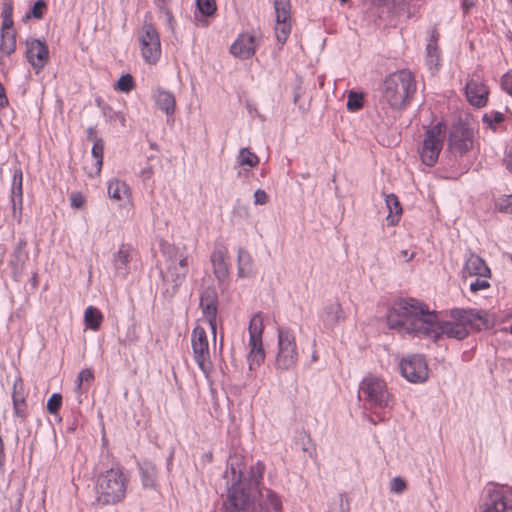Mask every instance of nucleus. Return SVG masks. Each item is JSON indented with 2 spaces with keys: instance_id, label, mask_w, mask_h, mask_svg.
<instances>
[{
  "instance_id": "obj_1",
  "label": "nucleus",
  "mask_w": 512,
  "mask_h": 512,
  "mask_svg": "<svg viewBox=\"0 0 512 512\" xmlns=\"http://www.w3.org/2000/svg\"><path fill=\"white\" fill-rule=\"evenodd\" d=\"M479 318L472 309H454L451 319L439 322L435 311H430L426 304L414 299H400L388 311L387 323L391 329L418 337L435 340L446 335L449 338L462 340L468 336V327Z\"/></svg>"
},
{
  "instance_id": "obj_2",
  "label": "nucleus",
  "mask_w": 512,
  "mask_h": 512,
  "mask_svg": "<svg viewBox=\"0 0 512 512\" xmlns=\"http://www.w3.org/2000/svg\"><path fill=\"white\" fill-rule=\"evenodd\" d=\"M265 466L258 461L249 470L238 455L230 456L227 462V498L222 512H254L256 488L262 482Z\"/></svg>"
},
{
  "instance_id": "obj_3",
  "label": "nucleus",
  "mask_w": 512,
  "mask_h": 512,
  "mask_svg": "<svg viewBox=\"0 0 512 512\" xmlns=\"http://www.w3.org/2000/svg\"><path fill=\"white\" fill-rule=\"evenodd\" d=\"M359 398L378 419L384 421L394 406V397L389 392L385 381L376 376L365 377L359 385Z\"/></svg>"
},
{
  "instance_id": "obj_4",
  "label": "nucleus",
  "mask_w": 512,
  "mask_h": 512,
  "mask_svg": "<svg viewBox=\"0 0 512 512\" xmlns=\"http://www.w3.org/2000/svg\"><path fill=\"white\" fill-rule=\"evenodd\" d=\"M416 91V82L413 74L402 69L390 73L383 81L381 93L382 100L394 110L408 105Z\"/></svg>"
},
{
  "instance_id": "obj_5",
  "label": "nucleus",
  "mask_w": 512,
  "mask_h": 512,
  "mask_svg": "<svg viewBox=\"0 0 512 512\" xmlns=\"http://www.w3.org/2000/svg\"><path fill=\"white\" fill-rule=\"evenodd\" d=\"M127 477L120 467H113L98 477L97 499L103 504L120 502L126 494Z\"/></svg>"
},
{
  "instance_id": "obj_6",
  "label": "nucleus",
  "mask_w": 512,
  "mask_h": 512,
  "mask_svg": "<svg viewBox=\"0 0 512 512\" xmlns=\"http://www.w3.org/2000/svg\"><path fill=\"white\" fill-rule=\"evenodd\" d=\"M300 351L294 331L288 327L277 329V347L274 366L278 371H290L296 368Z\"/></svg>"
},
{
  "instance_id": "obj_7",
  "label": "nucleus",
  "mask_w": 512,
  "mask_h": 512,
  "mask_svg": "<svg viewBox=\"0 0 512 512\" xmlns=\"http://www.w3.org/2000/svg\"><path fill=\"white\" fill-rule=\"evenodd\" d=\"M161 251L165 257V269L162 271V276L178 287L188 274L190 257L184 248H179L168 243L161 244Z\"/></svg>"
},
{
  "instance_id": "obj_8",
  "label": "nucleus",
  "mask_w": 512,
  "mask_h": 512,
  "mask_svg": "<svg viewBox=\"0 0 512 512\" xmlns=\"http://www.w3.org/2000/svg\"><path fill=\"white\" fill-rule=\"evenodd\" d=\"M444 137L445 126L442 123H437L425 131L422 145L419 148V155L423 164L433 167L437 163L443 148Z\"/></svg>"
},
{
  "instance_id": "obj_9",
  "label": "nucleus",
  "mask_w": 512,
  "mask_h": 512,
  "mask_svg": "<svg viewBox=\"0 0 512 512\" xmlns=\"http://www.w3.org/2000/svg\"><path fill=\"white\" fill-rule=\"evenodd\" d=\"M479 512H512V486L491 484Z\"/></svg>"
},
{
  "instance_id": "obj_10",
  "label": "nucleus",
  "mask_w": 512,
  "mask_h": 512,
  "mask_svg": "<svg viewBox=\"0 0 512 512\" xmlns=\"http://www.w3.org/2000/svg\"><path fill=\"white\" fill-rule=\"evenodd\" d=\"M264 330L263 318L260 313L254 314L249 322V368L253 369L263 363L265 359V351L262 343V334Z\"/></svg>"
},
{
  "instance_id": "obj_11",
  "label": "nucleus",
  "mask_w": 512,
  "mask_h": 512,
  "mask_svg": "<svg viewBox=\"0 0 512 512\" xmlns=\"http://www.w3.org/2000/svg\"><path fill=\"white\" fill-rule=\"evenodd\" d=\"M141 55L146 63L155 64L161 57V42L157 29L144 23L138 35Z\"/></svg>"
},
{
  "instance_id": "obj_12",
  "label": "nucleus",
  "mask_w": 512,
  "mask_h": 512,
  "mask_svg": "<svg viewBox=\"0 0 512 512\" xmlns=\"http://www.w3.org/2000/svg\"><path fill=\"white\" fill-rule=\"evenodd\" d=\"M191 345L194 360L203 374L208 377L212 370V361L206 331L202 327H195L191 333Z\"/></svg>"
},
{
  "instance_id": "obj_13",
  "label": "nucleus",
  "mask_w": 512,
  "mask_h": 512,
  "mask_svg": "<svg viewBox=\"0 0 512 512\" xmlns=\"http://www.w3.org/2000/svg\"><path fill=\"white\" fill-rule=\"evenodd\" d=\"M402 376L411 383H424L429 377L426 359L421 355H408L400 362Z\"/></svg>"
},
{
  "instance_id": "obj_14",
  "label": "nucleus",
  "mask_w": 512,
  "mask_h": 512,
  "mask_svg": "<svg viewBox=\"0 0 512 512\" xmlns=\"http://www.w3.org/2000/svg\"><path fill=\"white\" fill-rule=\"evenodd\" d=\"M473 148V132L462 124L454 125L448 137V149L456 155H464Z\"/></svg>"
},
{
  "instance_id": "obj_15",
  "label": "nucleus",
  "mask_w": 512,
  "mask_h": 512,
  "mask_svg": "<svg viewBox=\"0 0 512 512\" xmlns=\"http://www.w3.org/2000/svg\"><path fill=\"white\" fill-rule=\"evenodd\" d=\"M26 58L36 73H39L49 61V50L45 41L30 38L26 40Z\"/></svg>"
},
{
  "instance_id": "obj_16",
  "label": "nucleus",
  "mask_w": 512,
  "mask_h": 512,
  "mask_svg": "<svg viewBox=\"0 0 512 512\" xmlns=\"http://www.w3.org/2000/svg\"><path fill=\"white\" fill-rule=\"evenodd\" d=\"M23 173L20 168L16 169L12 176L10 201L12 206V217L18 223L21 222L23 206Z\"/></svg>"
},
{
  "instance_id": "obj_17",
  "label": "nucleus",
  "mask_w": 512,
  "mask_h": 512,
  "mask_svg": "<svg viewBox=\"0 0 512 512\" xmlns=\"http://www.w3.org/2000/svg\"><path fill=\"white\" fill-rule=\"evenodd\" d=\"M217 303V295L214 290L206 289L201 293L200 307L202 314L208 321L214 338L216 337Z\"/></svg>"
},
{
  "instance_id": "obj_18",
  "label": "nucleus",
  "mask_w": 512,
  "mask_h": 512,
  "mask_svg": "<svg viewBox=\"0 0 512 512\" xmlns=\"http://www.w3.org/2000/svg\"><path fill=\"white\" fill-rule=\"evenodd\" d=\"M465 94L471 105L481 108L487 104L489 91L482 80L471 77L466 83Z\"/></svg>"
},
{
  "instance_id": "obj_19",
  "label": "nucleus",
  "mask_w": 512,
  "mask_h": 512,
  "mask_svg": "<svg viewBox=\"0 0 512 512\" xmlns=\"http://www.w3.org/2000/svg\"><path fill=\"white\" fill-rule=\"evenodd\" d=\"M213 273L219 282H224L229 276L228 249L223 244L215 246L211 254Z\"/></svg>"
},
{
  "instance_id": "obj_20",
  "label": "nucleus",
  "mask_w": 512,
  "mask_h": 512,
  "mask_svg": "<svg viewBox=\"0 0 512 512\" xmlns=\"http://www.w3.org/2000/svg\"><path fill=\"white\" fill-rule=\"evenodd\" d=\"M26 246V240L19 239L9 260V267L11 268L12 277L15 281H19L22 277L26 262L29 258Z\"/></svg>"
},
{
  "instance_id": "obj_21",
  "label": "nucleus",
  "mask_w": 512,
  "mask_h": 512,
  "mask_svg": "<svg viewBox=\"0 0 512 512\" xmlns=\"http://www.w3.org/2000/svg\"><path fill=\"white\" fill-rule=\"evenodd\" d=\"M468 277H491V270L480 256L470 253L465 259L462 269V278L466 280Z\"/></svg>"
},
{
  "instance_id": "obj_22",
  "label": "nucleus",
  "mask_w": 512,
  "mask_h": 512,
  "mask_svg": "<svg viewBox=\"0 0 512 512\" xmlns=\"http://www.w3.org/2000/svg\"><path fill=\"white\" fill-rule=\"evenodd\" d=\"M256 48V38L249 33H243L234 41L230 51L238 58L248 59L254 55Z\"/></svg>"
},
{
  "instance_id": "obj_23",
  "label": "nucleus",
  "mask_w": 512,
  "mask_h": 512,
  "mask_svg": "<svg viewBox=\"0 0 512 512\" xmlns=\"http://www.w3.org/2000/svg\"><path fill=\"white\" fill-rule=\"evenodd\" d=\"M320 318L326 329H333L337 324L344 320L341 305L338 302L326 305L323 308Z\"/></svg>"
},
{
  "instance_id": "obj_24",
  "label": "nucleus",
  "mask_w": 512,
  "mask_h": 512,
  "mask_svg": "<svg viewBox=\"0 0 512 512\" xmlns=\"http://www.w3.org/2000/svg\"><path fill=\"white\" fill-rule=\"evenodd\" d=\"M439 33L436 28L430 30L429 40L426 45V63L430 69L437 68L440 63V49L438 47Z\"/></svg>"
},
{
  "instance_id": "obj_25",
  "label": "nucleus",
  "mask_w": 512,
  "mask_h": 512,
  "mask_svg": "<svg viewBox=\"0 0 512 512\" xmlns=\"http://www.w3.org/2000/svg\"><path fill=\"white\" fill-rule=\"evenodd\" d=\"M108 196L115 201L131 202V190L129 185L119 179H111L107 185Z\"/></svg>"
},
{
  "instance_id": "obj_26",
  "label": "nucleus",
  "mask_w": 512,
  "mask_h": 512,
  "mask_svg": "<svg viewBox=\"0 0 512 512\" xmlns=\"http://www.w3.org/2000/svg\"><path fill=\"white\" fill-rule=\"evenodd\" d=\"M155 103L157 107L162 110L167 116H171L175 112V97L166 90L158 89L155 94Z\"/></svg>"
},
{
  "instance_id": "obj_27",
  "label": "nucleus",
  "mask_w": 512,
  "mask_h": 512,
  "mask_svg": "<svg viewBox=\"0 0 512 512\" xmlns=\"http://www.w3.org/2000/svg\"><path fill=\"white\" fill-rule=\"evenodd\" d=\"M131 249L122 244L113 256V264L117 274L125 276L128 272V263L130 261Z\"/></svg>"
},
{
  "instance_id": "obj_28",
  "label": "nucleus",
  "mask_w": 512,
  "mask_h": 512,
  "mask_svg": "<svg viewBox=\"0 0 512 512\" xmlns=\"http://www.w3.org/2000/svg\"><path fill=\"white\" fill-rule=\"evenodd\" d=\"M12 401L15 415L18 417L25 416V396L23 391V382L21 379L15 380L13 384V393H12Z\"/></svg>"
},
{
  "instance_id": "obj_29",
  "label": "nucleus",
  "mask_w": 512,
  "mask_h": 512,
  "mask_svg": "<svg viewBox=\"0 0 512 512\" xmlns=\"http://www.w3.org/2000/svg\"><path fill=\"white\" fill-rule=\"evenodd\" d=\"M292 30V17H287L286 19H278L275 18V36L277 42L280 45H284L288 40Z\"/></svg>"
},
{
  "instance_id": "obj_30",
  "label": "nucleus",
  "mask_w": 512,
  "mask_h": 512,
  "mask_svg": "<svg viewBox=\"0 0 512 512\" xmlns=\"http://www.w3.org/2000/svg\"><path fill=\"white\" fill-rule=\"evenodd\" d=\"M104 316L100 310H98L94 306H88L84 311V324L86 329H90L92 331L99 330Z\"/></svg>"
},
{
  "instance_id": "obj_31",
  "label": "nucleus",
  "mask_w": 512,
  "mask_h": 512,
  "mask_svg": "<svg viewBox=\"0 0 512 512\" xmlns=\"http://www.w3.org/2000/svg\"><path fill=\"white\" fill-rule=\"evenodd\" d=\"M139 469L143 486L146 488H154L157 476L156 466L151 462L144 461L139 465Z\"/></svg>"
},
{
  "instance_id": "obj_32",
  "label": "nucleus",
  "mask_w": 512,
  "mask_h": 512,
  "mask_svg": "<svg viewBox=\"0 0 512 512\" xmlns=\"http://www.w3.org/2000/svg\"><path fill=\"white\" fill-rule=\"evenodd\" d=\"M238 262V276L240 278L247 277L252 274L253 265L252 258L249 252L243 248L238 249L237 255Z\"/></svg>"
},
{
  "instance_id": "obj_33",
  "label": "nucleus",
  "mask_w": 512,
  "mask_h": 512,
  "mask_svg": "<svg viewBox=\"0 0 512 512\" xmlns=\"http://www.w3.org/2000/svg\"><path fill=\"white\" fill-rule=\"evenodd\" d=\"M385 203L389 210L387 219L391 225L398 223L400 215L402 213V207L395 194H387L385 197Z\"/></svg>"
},
{
  "instance_id": "obj_34",
  "label": "nucleus",
  "mask_w": 512,
  "mask_h": 512,
  "mask_svg": "<svg viewBox=\"0 0 512 512\" xmlns=\"http://www.w3.org/2000/svg\"><path fill=\"white\" fill-rule=\"evenodd\" d=\"M260 483L257 485L256 488V494L255 499L257 496H261L264 499V503L267 506V508H271L274 511L280 512L282 510V501L280 497L272 490L265 489L264 492H262L259 489Z\"/></svg>"
},
{
  "instance_id": "obj_35",
  "label": "nucleus",
  "mask_w": 512,
  "mask_h": 512,
  "mask_svg": "<svg viewBox=\"0 0 512 512\" xmlns=\"http://www.w3.org/2000/svg\"><path fill=\"white\" fill-rule=\"evenodd\" d=\"M236 162L239 166H247L249 169H252L258 165L259 158L249 148H241L236 157Z\"/></svg>"
},
{
  "instance_id": "obj_36",
  "label": "nucleus",
  "mask_w": 512,
  "mask_h": 512,
  "mask_svg": "<svg viewBox=\"0 0 512 512\" xmlns=\"http://www.w3.org/2000/svg\"><path fill=\"white\" fill-rule=\"evenodd\" d=\"M16 49V37L13 30L1 31L0 51L5 55H11Z\"/></svg>"
},
{
  "instance_id": "obj_37",
  "label": "nucleus",
  "mask_w": 512,
  "mask_h": 512,
  "mask_svg": "<svg viewBox=\"0 0 512 512\" xmlns=\"http://www.w3.org/2000/svg\"><path fill=\"white\" fill-rule=\"evenodd\" d=\"M91 154L95 160L94 172L96 175H98L101 172L103 165L104 144L102 140H95V143H93Z\"/></svg>"
},
{
  "instance_id": "obj_38",
  "label": "nucleus",
  "mask_w": 512,
  "mask_h": 512,
  "mask_svg": "<svg viewBox=\"0 0 512 512\" xmlns=\"http://www.w3.org/2000/svg\"><path fill=\"white\" fill-rule=\"evenodd\" d=\"M94 379V375L90 369H83L79 372L78 377L76 379V394L78 402H82V386L84 383L90 384L91 381Z\"/></svg>"
},
{
  "instance_id": "obj_39",
  "label": "nucleus",
  "mask_w": 512,
  "mask_h": 512,
  "mask_svg": "<svg viewBox=\"0 0 512 512\" xmlns=\"http://www.w3.org/2000/svg\"><path fill=\"white\" fill-rule=\"evenodd\" d=\"M275 18L286 19L291 16L290 0H273Z\"/></svg>"
},
{
  "instance_id": "obj_40",
  "label": "nucleus",
  "mask_w": 512,
  "mask_h": 512,
  "mask_svg": "<svg viewBox=\"0 0 512 512\" xmlns=\"http://www.w3.org/2000/svg\"><path fill=\"white\" fill-rule=\"evenodd\" d=\"M47 10V4L44 0H37L33 7L25 14L23 20H29L31 18L42 19L44 13Z\"/></svg>"
},
{
  "instance_id": "obj_41",
  "label": "nucleus",
  "mask_w": 512,
  "mask_h": 512,
  "mask_svg": "<svg viewBox=\"0 0 512 512\" xmlns=\"http://www.w3.org/2000/svg\"><path fill=\"white\" fill-rule=\"evenodd\" d=\"M134 87V79L130 74L122 75L115 84V89L123 93H129Z\"/></svg>"
},
{
  "instance_id": "obj_42",
  "label": "nucleus",
  "mask_w": 512,
  "mask_h": 512,
  "mask_svg": "<svg viewBox=\"0 0 512 512\" xmlns=\"http://www.w3.org/2000/svg\"><path fill=\"white\" fill-rule=\"evenodd\" d=\"M196 3L200 13L206 17L212 16L216 12L215 0H197Z\"/></svg>"
},
{
  "instance_id": "obj_43",
  "label": "nucleus",
  "mask_w": 512,
  "mask_h": 512,
  "mask_svg": "<svg viewBox=\"0 0 512 512\" xmlns=\"http://www.w3.org/2000/svg\"><path fill=\"white\" fill-rule=\"evenodd\" d=\"M346 106L349 111H357V110L361 109L363 106L362 94H359L356 92H350L348 94Z\"/></svg>"
},
{
  "instance_id": "obj_44",
  "label": "nucleus",
  "mask_w": 512,
  "mask_h": 512,
  "mask_svg": "<svg viewBox=\"0 0 512 512\" xmlns=\"http://www.w3.org/2000/svg\"><path fill=\"white\" fill-rule=\"evenodd\" d=\"M12 26V5L10 3H5L3 7V21L1 31L12 30Z\"/></svg>"
},
{
  "instance_id": "obj_45",
  "label": "nucleus",
  "mask_w": 512,
  "mask_h": 512,
  "mask_svg": "<svg viewBox=\"0 0 512 512\" xmlns=\"http://www.w3.org/2000/svg\"><path fill=\"white\" fill-rule=\"evenodd\" d=\"M495 206L500 212L512 214V194L499 197Z\"/></svg>"
},
{
  "instance_id": "obj_46",
  "label": "nucleus",
  "mask_w": 512,
  "mask_h": 512,
  "mask_svg": "<svg viewBox=\"0 0 512 512\" xmlns=\"http://www.w3.org/2000/svg\"><path fill=\"white\" fill-rule=\"evenodd\" d=\"M103 113L110 122L119 121L121 126L124 127L126 125V119L122 112L114 111L111 107L107 106L103 108Z\"/></svg>"
},
{
  "instance_id": "obj_47",
  "label": "nucleus",
  "mask_w": 512,
  "mask_h": 512,
  "mask_svg": "<svg viewBox=\"0 0 512 512\" xmlns=\"http://www.w3.org/2000/svg\"><path fill=\"white\" fill-rule=\"evenodd\" d=\"M70 206L73 209H82L86 204V197L83 193L75 191L69 196Z\"/></svg>"
},
{
  "instance_id": "obj_48",
  "label": "nucleus",
  "mask_w": 512,
  "mask_h": 512,
  "mask_svg": "<svg viewBox=\"0 0 512 512\" xmlns=\"http://www.w3.org/2000/svg\"><path fill=\"white\" fill-rule=\"evenodd\" d=\"M62 396L59 393H54L47 401V411L50 414H55L61 408Z\"/></svg>"
},
{
  "instance_id": "obj_49",
  "label": "nucleus",
  "mask_w": 512,
  "mask_h": 512,
  "mask_svg": "<svg viewBox=\"0 0 512 512\" xmlns=\"http://www.w3.org/2000/svg\"><path fill=\"white\" fill-rule=\"evenodd\" d=\"M488 279L489 278L476 277V279L471 281L469 284L470 291L473 293H477L478 291L490 288V283Z\"/></svg>"
},
{
  "instance_id": "obj_50",
  "label": "nucleus",
  "mask_w": 512,
  "mask_h": 512,
  "mask_svg": "<svg viewBox=\"0 0 512 512\" xmlns=\"http://www.w3.org/2000/svg\"><path fill=\"white\" fill-rule=\"evenodd\" d=\"M406 481L402 477H394L390 481V491L395 494H402L406 490Z\"/></svg>"
},
{
  "instance_id": "obj_51",
  "label": "nucleus",
  "mask_w": 512,
  "mask_h": 512,
  "mask_svg": "<svg viewBox=\"0 0 512 512\" xmlns=\"http://www.w3.org/2000/svg\"><path fill=\"white\" fill-rule=\"evenodd\" d=\"M504 120V115L498 111L486 113L483 116V122L487 123L489 127L493 128V124L500 123Z\"/></svg>"
},
{
  "instance_id": "obj_52",
  "label": "nucleus",
  "mask_w": 512,
  "mask_h": 512,
  "mask_svg": "<svg viewBox=\"0 0 512 512\" xmlns=\"http://www.w3.org/2000/svg\"><path fill=\"white\" fill-rule=\"evenodd\" d=\"M137 340H138V336L136 333V329L132 325V326L128 327L125 336L120 339V343H122L124 345H129V344L135 343Z\"/></svg>"
},
{
  "instance_id": "obj_53",
  "label": "nucleus",
  "mask_w": 512,
  "mask_h": 512,
  "mask_svg": "<svg viewBox=\"0 0 512 512\" xmlns=\"http://www.w3.org/2000/svg\"><path fill=\"white\" fill-rule=\"evenodd\" d=\"M501 87L512 97V70H509L501 77Z\"/></svg>"
},
{
  "instance_id": "obj_54",
  "label": "nucleus",
  "mask_w": 512,
  "mask_h": 512,
  "mask_svg": "<svg viewBox=\"0 0 512 512\" xmlns=\"http://www.w3.org/2000/svg\"><path fill=\"white\" fill-rule=\"evenodd\" d=\"M268 202V195L262 189H257L254 192V204L255 205H265Z\"/></svg>"
},
{
  "instance_id": "obj_55",
  "label": "nucleus",
  "mask_w": 512,
  "mask_h": 512,
  "mask_svg": "<svg viewBox=\"0 0 512 512\" xmlns=\"http://www.w3.org/2000/svg\"><path fill=\"white\" fill-rule=\"evenodd\" d=\"M159 10L162 13H164L166 21H167V24L172 29L173 28L174 18H173V15H172V12L170 11V9L168 7H165V8H161Z\"/></svg>"
},
{
  "instance_id": "obj_56",
  "label": "nucleus",
  "mask_w": 512,
  "mask_h": 512,
  "mask_svg": "<svg viewBox=\"0 0 512 512\" xmlns=\"http://www.w3.org/2000/svg\"><path fill=\"white\" fill-rule=\"evenodd\" d=\"M415 256L414 252L409 253L408 250H402L399 253V258H401L404 262H409Z\"/></svg>"
},
{
  "instance_id": "obj_57",
  "label": "nucleus",
  "mask_w": 512,
  "mask_h": 512,
  "mask_svg": "<svg viewBox=\"0 0 512 512\" xmlns=\"http://www.w3.org/2000/svg\"><path fill=\"white\" fill-rule=\"evenodd\" d=\"M87 133V138L92 141L93 143H95V140H102L101 138H98L97 135H96V130L93 128V127H89L86 131Z\"/></svg>"
},
{
  "instance_id": "obj_58",
  "label": "nucleus",
  "mask_w": 512,
  "mask_h": 512,
  "mask_svg": "<svg viewBox=\"0 0 512 512\" xmlns=\"http://www.w3.org/2000/svg\"><path fill=\"white\" fill-rule=\"evenodd\" d=\"M169 0H155V3L159 9L168 7Z\"/></svg>"
},
{
  "instance_id": "obj_59",
  "label": "nucleus",
  "mask_w": 512,
  "mask_h": 512,
  "mask_svg": "<svg viewBox=\"0 0 512 512\" xmlns=\"http://www.w3.org/2000/svg\"><path fill=\"white\" fill-rule=\"evenodd\" d=\"M504 163L506 164L507 169L512 172V164L506 158L504 159Z\"/></svg>"
},
{
  "instance_id": "obj_60",
  "label": "nucleus",
  "mask_w": 512,
  "mask_h": 512,
  "mask_svg": "<svg viewBox=\"0 0 512 512\" xmlns=\"http://www.w3.org/2000/svg\"><path fill=\"white\" fill-rule=\"evenodd\" d=\"M341 4H344L347 0H339Z\"/></svg>"
},
{
  "instance_id": "obj_61",
  "label": "nucleus",
  "mask_w": 512,
  "mask_h": 512,
  "mask_svg": "<svg viewBox=\"0 0 512 512\" xmlns=\"http://www.w3.org/2000/svg\"><path fill=\"white\" fill-rule=\"evenodd\" d=\"M510 333L512 334V325L510 326Z\"/></svg>"
}]
</instances>
